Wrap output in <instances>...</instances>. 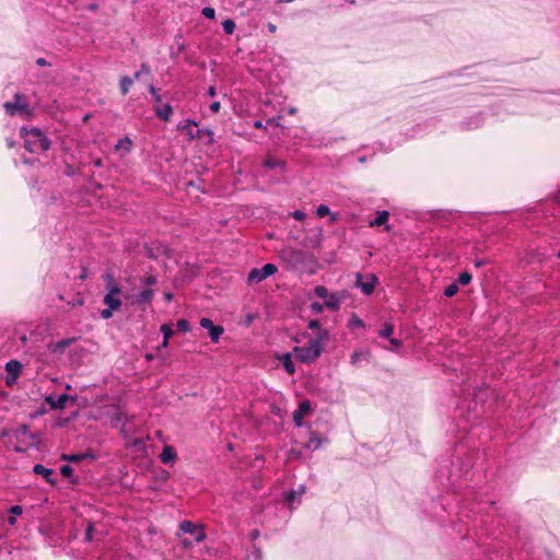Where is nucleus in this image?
<instances>
[{"mask_svg": "<svg viewBox=\"0 0 560 560\" xmlns=\"http://www.w3.org/2000/svg\"><path fill=\"white\" fill-rule=\"evenodd\" d=\"M154 295V292L153 290L151 289H144L142 291H140L137 295H136V300L135 302L138 304V305H141V304H147V303H150L152 298Z\"/></svg>", "mask_w": 560, "mask_h": 560, "instance_id": "obj_23", "label": "nucleus"}, {"mask_svg": "<svg viewBox=\"0 0 560 560\" xmlns=\"http://www.w3.org/2000/svg\"><path fill=\"white\" fill-rule=\"evenodd\" d=\"M458 292V287L456 282L451 283L444 290V295L447 298L454 296Z\"/></svg>", "mask_w": 560, "mask_h": 560, "instance_id": "obj_41", "label": "nucleus"}, {"mask_svg": "<svg viewBox=\"0 0 560 560\" xmlns=\"http://www.w3.org/2000/svg\"><path fill=\"white\" fill-rule=\"evenodd\" d=\"M348 326L350 328H363L365 325L364 322L355 313H352Z\"/></svg>", "mask_w": 560, "mask_h": 560, "instance_id": "obj_32", "label": "nucleus"}, {"mask_svg": "<svg viewBox=\"0 0 560 560\" xmlns=\"http://www.w3.org/2000/svg\"><path fill=\"white\" fill-rule=\"evenodd\" d=\"M283 366H284V370L289 374H293L294 373L295 368H294V364H293V362L291 360L290 353L284 354V357H283Z\"/></svg>", "mask_w": 560, "mask_h": 560, "instance_id": "obj_36", "label": "nucleus"}, {"mask_svg": "<svg viewBox=\"0 0 560 560\" xmlns=\"http://www.w3.org/2000/svg\"><path fill=\"white\" fill-rule=\"evenodd\" d=\"M472 466L469 454L457 455L440 463L435 478L443 488L457 492L463 488L462 480L468 478Z\"/></svg>", "mask_w": 560, "mask_h": 560, "instance_id": "obj_1", "label": "nucleus"}, {"mask_svg": "<svg viewBox=\"0 0 560 560\" xmlns=\"http://www.w3.org/2000/svg\"><path fill=\"white\" fill-rule=\"evenodd\" d=\"M36 65H37L38 67H45V66H48L49 63H48V61H47L45 58H38V59L36 60Z\"/></svg>", "mask_w": 560, "mask_h": 560, "instance_id": "obj_61", "label": "nucleus"}, {"mask_svg": "<svg viewBox=\"0 0 560 560\" xmlns=\"http://www.w3.org/2000/svg\"><path fill=\"white\" fill-rule=\"evenodd\" d=\"M483 124L482 114H476L464 121H462L460 126L464 130H472L479 128Z\"/></svg>", "mask_w": 560, "mask_h": 560, "instance_id": "obj_18", "label": "nucleus"}, {"mask_svg": "<svg viewBox=\"0 0 560 560\" xmlns=\"http://www.w3.org/2000/svg\"><path fill=\"white\" fill-rule=\"evenodd\" d=\"M279 257L293 270H303L311 260V255L307 252L290 246L282 248Z\"/></svg>", "mask_w": 560, "mask_h": 560, "instance_id": "obj_3", "label": "nucleus"}, {"mask_svg": "<svg viewBox=\"0 0 560 560\" xmlns=\"http://www.w3.org/2000/svg\"><path fill=\"white\" fill-rule=\"evenodd\" d=\"M388 218H389V212L387 210L377 211L376 217L370 222V226L385 225Z\"/></svg>", "mask_w": 560, "mask_h": 560, "instance_id": "obj_24", "label": "nucleus"}, {"mask_svg": "<svg viewBox=\"0 0 560 560\" xmlns=\"http://www.w3.org/2000/svg\"><path fill=\"white\" fill-rule=\"evenodd\" d=\"M158 282V278L155 276H149V277H145L141 280V283L147 285V287H152L154 284H156Z\"/></svg>", "mask_w": 560, "mask_h": 560, "instance_id": "obj_49", "label": "nucleus"}, {"mask_svg": "<svg viewBox=\"0 0 560 560\" xmlns=\"http://www.w3.org/2000/svg\"><path fill=\"white\" fill-rule=\"evenodd\" d=\"M247 560H262L260 549L254 546L253 551L247 556Z\"/></svg>", "mask_w": 560, "mask_h": 560, "instance_id": "obj_44", "label": "nucleus"}, {"mask_svg": "<svg viewBox=\"0 0 560 560\" xmlns=\"http://www.w3.org/2000/svg\"><path fill=\"white\" fill-rule=\"evenodd\" d=\"M61 458L63 460L70 462V463H79L84 459H91L95 460L97 458L96 454L92 451L70 454V455H62Z\"/></svg>", "mask_w": 560, "mask_h": 560, "instance_id": "obj_17", "label": "nucleus"}, {"mask_svg": "<svg viewBox=\"0 0 560 560\" xmlns=\"http://www.w3.org/2000/svg\"><path fill=\"white\" fill-rule=\"evenodd\" d=\"M200 326L209 331L212 342H218L224 332V328L221 325H214V323L208 317H202L200 319Z\"/></svg>", "mask_w": 560, "mask_h": 560, "instance_id": "obj_11", "label": "nucleus"}, {"mask_svg": "<svg viewBox=\"0 0 560 560\" xmlns=\"http://www.w3.org/2000/svg\"><path fill=\"white\" fill-rule=\"evenodd\" d=\"M115 310H110L109 307L104 308V310L101 311V317L103 319H109L113 316V312Z\"/></svg>", "mask_w": 560, "mask_h": 560, "instance_id": "obj_52", "label": "nucleus"}, {"mask_svg": "<svg viewBox=\"0 0 560 560\" xmlns=\"http://www.w3.org/2000/svg\"><path fill=\"white\" fill-rule=\"evenodd\" d=\"M312 411V406L308 400H303L299 404V407L293 412V421L296 427L302 425V418Z\"/></svg>", "mask_w": 560, "mask_h": 560, "instance_id": "obj_15", "label": "nucleus"}, {"mask_svg": "<svg viewBox=\"0 0 560 560\" xmlns=\"http://www.w3.org/2000/svg\"><path fill=\"white\" fill-rule=\"evenodd\" d=\"M104 304L107 305L110 310H119L121 306V300L118 296H113L110 294H106L104 296Z\"/></svg>", "mask_w": 560, "mask_h": 560, "instance_id": "obj_26", "label": "nucleus"}, {"mask_svg": "<svg viewBox=\"0 0 560 560\" xmlns=\"http://www.w3.org/2000/svg\"><path fill=\"white\" fill-rule=\"evenodd\" d=\"M20 136H21L22 138H24V140H25L26 138H30V136H31V133H30V129H28L26 126L21 127V129H20Z\"/></svg>", "mask_w": 560, "mask_h": 560, "instance_id": "obj_56", "label": "nucleus"}, {"mask_svg": "<svg viewBox=\"0 0 560 560\" xmlns=\"http://www.w3.org/2000/svg\"><path fill=\"white\" fill-rule=\"evenodd\" d=\"M77 397L61 394L57 397L49 395L45 398L46 404L49 405L50 409L52 410H62L68 401H75Z\"/></svg>", "mask_w": 560, "mask_h": 560, "instance_id": "obj_12", "label": "nucleus"}, {"mask_svg": "<svg viewBox=\"0 0 560 560\" xmlns=\"http://www.w3.org/2000/svg\"><path fill=\"white\" fill-rule=\"evenodd\" d=\"M292 217L298 221H303L306 218V214L302 210H294L292 212Z\"/></svg>", "mask_w": 560, "mask_h": 560, "instance_id": "obj_51", "label": "nucleus"}, {"mask_svg": "<svg viewBox=\"0 0 560 560\" xmlns=\"http://www.w3.org/2000/svg\"><path fill=\"white\" fill-rule=\"evenodd\" d=\"M68 304L72 306H81L84 304V298L81 295V293H77L71 301H68Z\"/></svg>", "mask_w": 560, "mask_h": 560, "instance_id": "obj_45", "label": "nucleus"}, {"mask_svg": "<svg viewBox=\"0 0 560 560\" xmlns=\"http://www.w3.org/2000/svg\"><path fill=\"white\" fill-rule=\"evenodd\" d=\"M222 27L225 34H233L235 30V22L232 19H226L222 22Z\"/></svg>", "mask_w": 560, "mask_h": 560, "instance_id": "obj_37", "label": "nucleus"}, {"mask_svg": "<svg viewBox=\"0 0 560 560\" xmlns=\"http://www.w3.org/2000/svg\"><path fill=\"white\" fill-rule=\"evenodd\" d=\"M305 492V486L301 485L296 490H292L290 491L287 495H285V501L288 503L289 506H293L295 500H299Z\"/></svg>", "mask_w": 560, "mask_h": 560, "instance_id": "obj_22", "label": "nucleus"}, {"mask_svg": "<svg viewBox=\"0 0 560 560\" xmlns=\"http://www.w3.org/2000/svg\"><path fill=\"white\" fill-rule=\"evenodd\" d=\"M176 327L179 331L187 332L190 330V323L187 319L182 318L177 320Z\"/></svg>", "mask_w": 560, "mask_h": 560, "instance_id": "obj_39", "label": "nucleus"}, {"mask_svg": "<svg viewBox=\"0 0 560 560\" xmlns=\"http://www.w3.org/2000/svg\"><path fill=\"white\" fill-rule=\"evenodd\" d=\"M148 91L151 94L152 100L155 103V105L162 103V95L160 94L159 90L153 84L149 85Z\"/></svg>", "mask_w": 560, "mask_h": 560, "instance_id": "obj_35", "label": "nucleus"}, {"mask_svg": "<svg viewBox=\"0 0 560 560\" xmlns=\"http://www.w3.org/2000/svg\"><path fill=\"white\" fill-rule=\"evenodd\" d=\"M33 471L36 475L43 476L45 478V480L47 482H49L50 485H56V482H57L56 479L51 478V476L54 474V470L51 468H47L42 464H36L33 467Z\"/></svg>", "mask_w": 560, "mask_h": 560, "instance_id": "obj_19", "label": "nucleus"}, {"mask_svg": "<svg viewBox=\"0 0 560 560\" xmlns=\"http://www.w3.org/2000/svg\"><path fill=\"white\" fill-rule=\"evenodd\" d=\"M329 337L327 330H319L315 338H312L304 346L295 347L294 353L299 361L303 363H312L324 351L323 342Z\"/></svg>", "mask_w": 560, "mask_h": 560, "instance_id": "obj_2", "label": "nucleus"}, {"mask_svg": "<svg viewBox=\"0 0 560 560\" xmlns=\"http://www.w3.org/2000/svg\"><path fill=\"white\" fill-rule=\"evenodd\" d=\"M394 332V326L389 323H385L383 327L380 329L378 335L382 338H389Z\"/></svg>", "mask_w": 560, "mask_h": 560, "instance_id": "obj_34", "label": "nucleus"}, {"mask_svg": "<svg viewBox=\"0 0 560 560\" xmlns=\"http://www.w3.org/2000/svg\"><path fill=\"white\" fill-rule=\"evenodd\" d=\"M278 271L275 264H266L261 268H253L247 276L249 283H259Z\"/></svg>", "mask_w": 560, "mask_h": 560, "instance_id": "obj_8", "label": "nucleus"}, {"mask_svg": "<svg viewBox=\"0 0 560 560\" xmlns=\"http://www.w3.org/2000/svg\"><path fill=\"white\" fill-rule=\"evenodd\" d=\"M201 13L203 16H206L207 19H210V20L215 18V10L211 7L203 8Z\"/></svg>", "mask_w": 560, "mask_h": 560, "instance_id": "obj_48", "label": "nucleus"}, {"mask_svg": "<svg viewBox=\"0 0 560 560\" xmlns=\"http://www.w3.org/2000/svg\"><path fill=\"white\" fill-rule=\"evenodd\" d=\"M488 261L486 259H482V258H477L475 259L474 261V265L477 267V268H480L482 266H485Z\"/></svg>", "mask_w": 560, "mask_h": 560, "instance_id": "obj_60", "label": "nucleus"}, {"mask_svg": "<svg viewBox=\"0 0 560 560\" xmlns=\"http://www.w3.org/2000/svg\"><path fill=\"white\" fill-rule=\"evenodd\" d=\"M207 94L210 96V97H213L217 95V89L215 86H209L208 91H207Z\"/></svg>", "mask_w": 560, "mask_h": 560, "instance_id": "obj_63", "label": "nucleus"}, {"mask_svg": "<svg viewBox=\"0 0 560 560\" xmlns=\"http://www.w3.org/2000/svg\"><path fill=\"white\" fill-rule=\"evenodd\" d=\"M281 119V116L271 117L267 120V125L279 127Z\"/></svg>", "mask_w": 560, "mask_h": 560, "instance_id": "obj_55", "label": "nucleus"}, {"mask_svg": "<svg viewBox=\"0 0 560 560\" xmlns=\"http://www.w3.org/2000/svg\"><path fill=\"white\" fill-rule=\"evenodd\" d=\"M324 307L325 305L319 302H312L310 305V308L314 314H320Z\"/></svg>", "mask_w": 560, "mask_h": 560, "instance_id": "obj_47", "label": "nucleus"}, {"mask_svg": "<svg viewBox=\"0 0 560 560\" xmlns=\"http://www.w3.org/2000/svg\"><path fill=\"white\" fill-rule=\"evenodd\" d=\"M30 138L24 140L25 149L31 153L45 152L49 150L51 141L38 127L30 129Z\"/></svg>", "mask_w": 560, "mask_h": 560, "instance_id": "obj_4", "label": "nucleus"}, {"mask_svg": "<svg viewBox=\"0 0 560 560\" xmlns=\"http://www.w3.org/2000/svg\"><path fill=\"white\" fill-rule=\"evenodd\" d=\"M77 340L75 337H71V338H63V339H60L56 342H50L48 345V350L51 352V353H56V354H63L66 349L68 347H70L72 343H74Z\"/></svg>", "mask_w": 560, "mask_h": 560, "instance_id": "obj_14", "label": "nucleus"}, {"mask_svg": "<svg viewBox=\"0 0 560 560\" xmlns=\"http://www.w3.org/2000/svg\"><path fill=\"white\" fill-rule=\"evenodd\" d=\"M60 474L66 478H71L73 476V468L70 465H62Z\"/></svg>", "mask_w": 560, "mask_h": 560, "instance_id": "obj_46", "label": "nucleus"}, {"mask_svg": "<svg viewBox=\"0 0 560 560\" xmlns=\"http://www.w3.org/2000/svg\"><path fill=\"white\" fill-rule=\"evenodd\" d=\"M104 279L106 280V290H107V293L106 294H110L113 296H118L121 292V289L120 287L115 282L114 278L112 275L109 273H106L104 276Z\"/></svg>", "mask_w": 560, "mask_h": 560, "instance_id": "obj_21", "label": "nucleus"}, {"mask_svg": "<svg viewBox=\"0 0 560 560\" xmlns=\"http://www.w3.org/2000/svg\"><path fill=\"white\" fill-rule=\"evenodd\" d=\"M132 140L129 137H124L118 140V142L115 144V150H124L125 152H130L132 149Z\"/></svg>", "mask_w": 560, "mask_h": 560, "instance_id": "obj_28", "label": "nucleus"}, {"mask_svg": "<svg viewBox=\"0 0 560 560\" xmlns=\"http://www.w3.org/2000/svg\"><path fill=\"white\" fill-rule=\"evenodd\" d=\"M389 342L396 349L401 347V341L399 339H397V338H390L389 337Z\"/></svg>", "mask_w": 560, "mask_h": 560, "instance_id": "obj_59", "label": "nucleus"}, {"mask_svg": "<svg viewBox=\"0 0 560 560\" xmlns=\"http://www.w3.org/2000/svg\"><path fill=\"white\" fill-rule=\"evenodd\" d=\"M194 544H196V542L194 540H191V539H188V538L182 539V545L185 548H191V547H194Z\"/></svg>", "mask_w": 560, "mask_h": 560, "instance_id": "obj_58", "label": "nucleus"}, {"mask_svg": "<svg viewBox=\"0 0 560 560\" xmlns=\"http://www.w3.org/2000/svg\"><path fill=\"white\" fill-rule=\"evenodd\" d=\"M369 353L362 350H355L351 354V364L357 365L361 362L363 359H368Z\"/></svg>", "mask_w": 560, "mask_h": 560, "instance_id": "obj_30", "label": "nucleus"}, {"mask_svg": "<svg viewBox=\"0 0 560 560\" xmlns=\"http://www.w3.org/2000/svg\"><path fill=\"white\" fill-rule=\"evenodd\" d=\"M198 124L196 120L194 119H186L185 121L178 124L177 128L178 130H182L184 131L187 137L192 140V139H201L202 138V133H207V144H211L214 142V133L211 129H208V128H201V129H196L194 130V127H197Z\"/></svg>", "mask_w": 560, "mask_h": 560, "instance_id": "obj_5", "label": "nucleus"}, {"mask_svg": "<svg viewBox=\"0 0 560 560\" xmlns=\"http://www.w3.org/2000/svg\"><path fill=\"white\" fill-rule=\"evenodd\" d=\"M307 327L312 330H315V329H317L318 331L322 330L320 323L318 319H311Z\"/></svg>", "mask_w": 560, "mask_h": 560, "instance_id": "obj_53", "label": "nucleus"}, {"mask_svg": "<svg viewBox=\"0 0 560 560\" xmlns=\"http://www.w3.org/2000/svg\"><path fill=\"white\" fill-rule=\"evenodd\" d=\"M314 293L319 299H327L330 295L327 288L323 285H316L314 289Z\"/></svg>", "mask_w": 560, "mask_h": 560, "instance_id": "obj_38", "label": "nucleus"}, {"mask_svg": "<svg viewBox=\"0 0 560 560\" xmlns=\"http://www.w3.org/2000/svg\"><path fill=\"white\" fill-rule=\"evenodd\" d=\"M10 513L14 516H19L23 513V508L21 505H13L10 508Z\"/></svg>", "mask_w": 560, "mask_h": 560, "instance_id": "obj_54", "label": "nucleus"}, {"mask_svg": "<svg viewBox=\"0 0 560 560\" xmlns=\"http://www.w3.org/2000/svg\"><path fill=\"white\" fill-rule=\"evenodd\" d=\"M24 96L21 93H15L12 102L3 104L4 110L10 116L23 115L26 118L33 115V109L25 103Z\"/></svg>", "mask_w": 560, "mask_h": 560, "instance_id": "obj_6", "label": "nucleus"}, {"mask_svg": "<svg viewBox=\"0 0 560 560\" xmlns=\"http://www.w3.org/2000/svg\"><path fill=\"white\" fill-rule=\"evenodd\" d=\"M4 369L7 372L5 384L12 386L21 375L23 365L18 360H10L5 363Z\"/></svg>", "mask_w": 560, "mask_h": 560, "instance_id": "obj_10", "label": "nucleus"}, {"mask_svg": "<svg viewBox=\"0 0 560 560\" xmlns=\"http://www.w3.org/2000/svg\"><path fill=\"white\" fill-rule=\"evenodd\" d=\"M471 281V275L467 271L462 272L457 278V283L462 285H467Z\"/></svg>", "mask_w": 560, "mask_h": 560, "instance_id": "obj_40", "label": "nucleus"}, {"mask_svg": "<svg viewBox=\"0 0 560 560\" xmlns=\"http://www.w3.org/2000/svg\"><path fill=\"white\" fill-rule=\"evenodd\" d=\"M5 143H7V147L10 149L14 148L16 144V142L12 138H7Z\"/></svg>", "mask_w": 560, "mask_h": 560, "instance_id": "obj_62", "label": "nucleus"}, {"mask_svg": "<svg viewBox=\"0 0 560 560\" xmlns=\"http://www.w3.org/2000/svg\"><path fill=\"white\" fill-rule=\"evenodd\" d=\"M220 108H221V103L218 101L210 104V110L212 113H218L220 110Z\"/></svg>", "mask_w": 560, "mask_h": 560, "instance_id": "obj_57", "label": "nucleus"}, {"mask_svg": "<svg viewBox=\"0 0 560 560\" xmlns=\"http://www.w3.org/2000/svg\"><path fill=\"white\" fill-rule=\"evenodd\" d=\"M93 532H94V525H93V523H89V525L85 528V540L86 541H92Z\"/></svg>", "mask_w": 560, "mask_h": 560, "instance_id": "obj_50", "label": "nucleus"}, {"mask_svg": "<svg viewBox=\"0 0 560 560\" xmlns=\"http://www.w3.org/2000/svg\"><path fill=\"white\" fill-rule=\"evenodd\" d=\"M325 440L323 439H319V438H316V436H311L310 440H308V443H307V447H313L314 450H317L322 446V443L324 442Z\"/></svg>", "mask_w": 560, "mask_h": 560, "instance_id": "obj_42", "label": "nucleus"}, {"mask_svg": "<svg viewBox=\"0 0 560 560\" xmlns=\"http://www.w3.org/2000/svg\"><path fill=\"white\" fill-rule=\"evenodd\" d=\"M142 74H151V67L147 62L141 63L140 69L136 71L131 78L136 81L139 80Z\"/></svg>", "mask_w": 560, "mask_h": 560, "instance_id": "obj_31", "label": "nucleus"}, {"mask_svg": "<svg viewBox=\"0 0 560 560\" xmlns=\"http://www.w3.org/2000/svg\"><path fill=\"white\" fill-rule=\"evenodd\" d=\"M86 9H88L89 11H93V12H95V11H97V10H98V4H97V3H90V4H88V5H86Z\"/></svg>", "mask_w": 560, "mask_h": 560, "instance_id": "obj_64", "label": "nucleus"}, {"mask_svg": "<svg viewBox=\"0 0 560 560\" xmlns=\"http://www.w3.org/2000/svg\"><path fill=\"white\" fill-rule=\"evenodd\" d=\"M176 456L175 448L171 445H165L159 457L163 464H170L175 460Z\"/></svg>", "mask_w": 560, "mask_h": 560, "instance_id": "obj_20", "label": "nucleus"}, {"mask_svg": "<svg viewBox=\"0 0 560 560\" xmlns=\"http://www.w3.org/2000/svg\"><path fill=\"white\" fill-rule=\"evenodd\" d=\"M377 283L378 279L373 273L363 276L362 273L358 272L355 275V287L359 288L365 295H371L374 292Z\"/></svg>", "mask_w": 560, "mask_h": 560, "instance_id": "obj_9", "label": "nucleus"}, {"mask_svg": "<svg viewBox=\"0 0 560 560\" xmlns=\"http://www.w3.org/2000/svg\"><path fill=\"white\" fill-rule=\"evenodd\" d=\"M178 527L179 533L177 534V536H180V534H189L196 544H199L207 538L205 527L200 524H196L191 521L185 520L179 523Z\"/></svg>", "mask_w": 560, "mask_h": 560, "instance_id": "obj_7", "label": "nucleus"}, {"mask_svg": "<svg viewBox=\"0 0 560 560\" xmlns=\"http://www.w3.org/2000/svg\"><path fill=\"white\" fill-rule=\"evenodd\" d=\"M133 82H135V79H132L131 77L124 75L120 78L119 88H120V92L124 96L129 93V90H130L131 85L133 84Z\"/></svg>", "mask_w": 560, "mask_h": 560, "instance_id": "obj_27", "label": "nucleus"}, {"mask_svg": "<svg viewBox=\"0 0 560 560\" xmlns=\"http://www.w3.org/2000/svg\"><path fill=\"white\" fill-rule=\"evenodd\" d=\"M316 214L319 218H324L326 215H330V221L331 222H335L337 220V214L336 213H330V209L326 205H319L317 207V209H316Z\"/></svg>", "mask_w": 560, "mask_h": 560, "instance_id": "obj_29", "label": "nucleus"}, {"mask_svg": "<svg viewBox=\"0 0 560 560\" xmlns=\"http://www.w3.org/2000/svg\"><path fill=\"white\" fill-rule=\"evenodd\" d=\"M324 305L330 311H338L340 308V298L336 293H332L325 301Z\"/></svg>", "mask_w": 560, "mask_h": 560, "instance_id": "obj_25", "label": "nucleus"}, {"mask_svg": "<svg viewBox=\"0 0 560 560\" xmlns=\"http://www.w3.org/2000/svg\"><path fill=\"white\" fill-rule=\"evenodd\" d=\"M265 168L278 170L279 174H285L288 171L287 162L284 160L276 159L272 155H268L262 163Z\"/></svg>", "mask_w": 560, "mask_h": 560, "instance_id": "obj_13", "label": "nucleus"}, {"mask_svg": "<svg viewBox=\"0 0 560 560\" xmlns=\"http://www.w3.org/2000/svg\"><path fill=\"white\" fill-rule=\"evenodd\" d=\"M173 112H174L173 106L168 103H166L164 105L156 104L154 106V114L162 121H170L171 117L173 115Z\"/></svg>", "mask_w": 560, "mask_h": 560, "instance_id": "obj_16", "label": "nucleus"}, {"mask_svg": "<svg viewBox=\"0 0 560 560\" xmlns=\"http://www.w3.org/2000/svg\"><path fill=\"white\" fill-rule=\"evenodd\" d=\"M113 425H117L118 423L125 424L127 421V417L124 412L116 410L112 416Z\"/></svg>", "mask_w": 560, "mask_h": 560, "instance_id": "obj_33", "label": "nucleus"}, {"mask_svg": "<svg viewBox=\"0 0 560 560\" xmlns=\"http://www.w3.org/2000/svg\"><path fill=\"white\" fill-rule=\"evenodd\" d=\"M161 332L163 334V338L166 340H170V338L173 336L174 331L172 327L168 324H163L160 328Z\"/></svg>", "mask_w": 560, "mask_h": 560, "instance_id": "obj_43", "label": "nucleus"}]
</instances>
